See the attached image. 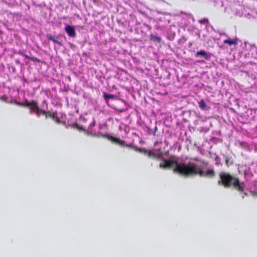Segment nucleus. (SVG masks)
Returning a JSON list of instances; mask_svg holds the SVG:
<instances>
[{
	"mask_svg": "<svg viewBox=\"0 0 257 257\" xmlns=\"http://www.w3.org/2000/svg\"><path fill=\"white\" fill-rule=\"evenodd\" d=\"M163 161L166 163L168 168H172L175 166L173 170V172L181 176L190 177L199 175L200 177L213 178L216 175L213 169L204 171L199 168L197 164L192 162L180 163L178 158L175 156H171L169 159H164Z\"/></svg>",
	"mask_w": 257,
	"mask_h": 257,
	"instance_id": "obj_1",
	"label": "nucleus"
},
{
	"mask_svg": "<svg viewBox=\"0 0 257 257\" xmlns=\"http://www.w3.org/2000/svg\"><path fill=\"white\" fill-rule=\"evenodd\" d=\"M219 180L217 182L219 186L225 188H233L238 193H243L245 188V183L240 181L238 177L228 172H221L219 174Z\"/></svg>",
	"mask_w": 257,
	"mask_h": 257,
	"instance_id": "obj_2",
	"label": "nucleus"
},
{
	"mask_svg": "<svg viewBox=\"0 0 257 257\" xmlns=\"http://www.w3.org/2000/svg\"><path fill=\"white\" fill-rule=\"evenodd\" d=\"M15 103L20 106L25 107H29V113L30 114L35 113L36 111H38L39 109L38 102L34 100L29 101L27 99H26L24 102L16 101Z\"/></svg>",
	"mask_w": 257,
	"mask_h": 257,
	"instance_id": "obj_3",
	"label": "nucleus"
},
{
	"mask_svg": "<svg viewBox=\"0 0 257 257\" xmlns=\"http://www.w3.org/2000/svg\"><path fill=\"white\" fill-rule=\"evenodd\" d=\"M100 137H101L104 138H106L108 140L111 141L112 142L118 144L119 146L121 147H126L130 148H132L134 149V147H135V146H132L131 144H125V142L122 140H120V139L118 138H116L114 137H113L108 134H101Z\"/></svg>",
	"mask_w": 257,
	"mask_h": 257,
	"instance_id": "obj_4",
	"label": "nucleus"
},
{
	"mask_svg": "<svg viewBox=\"0 0 257 257\" xmlns=\"http://www.w3.org/2000/svg\"><path fill=\"white\" fill-rule=\"evenodd\" d=\"M65 30L68 36L70 37L74 38L76 35L75 30L72 26L67 25L65 28Z\"/></svg>",
	"mask_w": 257,
	"mask_h": 257,
	"instance_id": "obj_5",
	"label": "nucleus"
},
{
	"mask_svg": "<svg viewBox=\"0 0 257 257\" xmlns=\"http://www.w3.org/2000/svg\"><path fill=\"white\" fill-rule=\"evenodd\" d=\"M196 57H203L205 59H209L210 56L205 50H202L200 51H197L195 54Z\"/></svg>",
	"mask_w": 257,
	"mask_h": 257,
	"instance_id": "obj_6",
	"label": "nucleus"
},
{
	"mask_svg": "<svg viewBox=\"0 0 257 257\" xmlns=\"http://www.w3.org/2000/svg\"><path fill=\"white\" fill-rule=\"evenodd\" d=\"M46 37L49 40L52 41L54 43H57V44H59V45H62L61 42H60L58 40V39H59L58 36H57L56 39L55 37L52 36L51 35L48 34L46 35Z\"/></svg>",
	"mask_w": 257,
	"mask_h": 257,
	"instance_id": "obj_7",
	"label": "nucleus"
},
{
	"mask_svg": "<svg viewBox=\"0 0 257 257\" xmlns=\"http://www.w3.org/2000/svg\"><path fill=\"white\" fill-rule=\"evenodd\" d=\"M72 127L73 128H76L77 130H78L80 132H84V133H85L86 134H88L87 131L85 128H84L82 125H79L77 123H73L72 125Z\"/></svg>",
	"mask_w": 257,
	"mask_h": 257,
	"instance_id": "obj_8",
	"label": "nucleus"
},
{
	"mask_svg": "<svg viewBox=\"0 0 257 257\" xmlns=\"http://www.w3.org/2000/svg\"><path fill=\"white\" fill-rule=\"evenodd\" d=\"M223 43L224 44H228L230 46L232 45H236L237 44V42L236 39H228L224 40L223 41Z\"/></svg>",
	"mask_w": 257,
	"mask_h": 257,
	"instance_id": "obj_9",
	"label": "nucleus"
},
{
	"mask_svg": "<svg viewBox=\"0 0 257 257\" xmlns=\"http://www.w3.org/2000/svg\"><path fill=\"white\" fill-rule=\"evenodd\" d=\"M199 107L202 110L207 109V105L204 100H201L198 102Z\"/></svg>",
	"mask_w": 257,
	"mask_h": 257,
	"instance_id": "obj_10",
	"label": "nucleus"
},
{
	"mask_svg": "<svg viewBox=\"0 0 257 257\" xmlns=\"http://www.w3.org/2000/svg\"><path fill=\"white\" fill-rule=\"evenodd\" d=\"M134 149L140 153H143L145 155L148 153V150L145 148H138V147H134Z\"/></svg>",
	"mask_w": 257,
	"mask_h": 257,
	"instance_id": "obj_11",
	"label": "nucleus"
},
{
	"mask_svg": "<svg viewBox=\"0 0 257 257\" xmlns=\"http://www.w3.org/2000/svg\"><path fill=\"white\" fill-rule=\"evenodd\" d=\"M233 164L231 157L227 156L225 157V164L227 167H229Z\"/></svg>",
	"mask_w": 257,
	"mask_h": 257,
	"instance_id": "obj_12",
	"label": "nucleus"
},
{
	"mask_svg": "<svg viewBox=\"0 0 257 257\" xmlns=\"http://www.w3.org/2000/svg\"><path fill=\"white\" fill-rule=\"evenodd\" d=\"M57 113V112H51L50 111H47L46 114V118L50 117L51 118H53L56 116V114Z\"/></svg>",
	"mask_w": 257,
	"mask_h": 257,
	"instance_id": "obj_13",
	"label": "nucleus"
},
{
	"mask_svg": "<svg viewBox=\"0 0 257 257\" xmlns=\"http://www.w3.org/2000/svg\"><path fill=\"white\" fill-rule=\"evenodd\" d=\"M103 97L104 99L107 101L109 99H113L114 97V96L113 94H107L106 93H104L103 94Z\"/></svg>",
	"mask_w": 257,
	"mask_h": 257,
	"instance_id": "obj_14",
	"label": "nucleus"
},
{
	"mask_svg": "<svg viewBox=\"0 0 257 257\" xmlns=\"http://www.w3.org/2000/svg\"><path fill=\"white\" fill-rule=\"evenodd\" d=\"M150 157H155L156 155L154 153L152 152L151 150H148V153L146 154Z\"/></svg>",
	"mask_w": 257,
	"mask_h": 257,
	"instance_id": "obj_15",
	"label": "nucleus"
},
{
	"mask_svg": "<svg viewBox=\"0 0 257 257\" xmlns=\"http://www.w3.org/2000/svg\"><path fill=\"white\" fill-rule=\"evenodd\" d=\"M208 20L207 19H203L200 20L199 23L201 24H205L208 23Z\"/></svg>",
	"mask_w": 257,
	"mask_h": 257,
	"instance_id": "obj_16",
	"label": "nucleus"
},
{
	"mask_svg": "<svg viewBox=\"0 0 257 257\" xmlns=\"http://www.w3.org/2000/svg\"><path fill=\"white\" fill-rule=\"evenodd\" d=\"M57 123H60L62 121L57 116V113L56 114V116L53 118Z\"/></svg>",
	"mask_w": 257,
	"mask_h": 257,
	"instance_id": "obj_17",
	"label": "nucleus"
},
{
	"mask_svg": "<svg viewBox=\"0 0 257 257\" xmlns=\"http://www.w3.org/2000/svg\"><path fill=\"white\" fill-rule=\"evenodd\" d=\"M159 166H160V168L168 169V167H167V164L166 163H161L160 164Z\"/></svg>",
	"mask_w": 257,
	"mask_h": 257,
	"instance_id": "obj_18",
	"label": "nucleus"
},
{
	"mask_svg": "<svg viewBox=\"0 0 257 257\" xmlns=\"http://www.w3.org/2000/svg\"><path fill=\"white\" fill-rule=\"evenodd\" d=\"M30 60H32L33 61H36L37 62H40V60L38 58L35 57H30Z\"/></svg>",
	"mask_w": 257,
	"mask_h": 257,
	"instance_id": "obj_19",
	"label": "nucleus"
},
{
	"mask_svg": "<svg viewBox=\"0 0 257 257\" xmlns=\"http://www.w3.org/2000/svg\"><path fill=\"white\" fill-rule=\"evenodd\" d=\"M39 111L41 112V114H43L45 116H46V113L47 111H46L45 110L41 109L39 108Z\"/></svg>",
	"mask_w": 257,
	"mask_h": 257,
	"instance_id": "obj_20",
	"label": "nucleus"
},
{
	"mask_svg": "<svg viewBox=\"0 0 257 257\" xmlns=\"http://www.w3.org/2000/svg\"><path fill=\"white\" fill-rule=\"evenodd\" d=\"M152 37L154 38V39L156 40L158 42H160L161 41V39L160 37H155L152 36Z\"/></svg>",
	"mask_w": 257,
	"mask_h": 257,
	"instance_id": "obj_21",
	"label": "nucleus"
},
{
	"mask_svg": "<svg viewBox=\"0 0 257 257\" xmlns=\"http://www.w3.org/2000/svg\"><path fill=\"white\" fill-rule=\"evenodd\" d=\"M157 131H158V128H157V126H156L155 127V130L152 133V135L154 136H156V133Z\"/></svg>",
	"mask_w": 257,
	"mask_h": 257,
	"instance_id": "obj_22",
	"label": "nucleus"
},
{
	"mask_svg": "<svg viewBox=\"0 0 257 257\" xmlns=\"http://www.w3.org/2000/svg\"><path fill=\"white\" fill-rule=\"evenodd\" d=\"M17 54H19L20 55L23 56L24 55V53L21 50L17 52Z\"/></svg>",
	"mask_w": 257,
	"mask_h": 257,
	"instance_id": "obj_23",
	"label": "nucleus"
},
{
	"mask_svg": "<svg viewBox=\"0 0 257 257\" xmlns=\"http://www.w3.org/2000/svg\"><path fill=\"white\" fill-rule=\"evenodd\" d=\"M35 113L36 114L38 117H40L41 116V112L39 111V110L38 111H36Z\"/></svg>",
	"mask_w": 257,
	"mask_h": 257,
	"instance_id": "obj_24",
	"label": "nucleus"
},
{
	"mask_svg": "<svg viewBox=\"0 0 257 257\" xmlns=\"http://www.w3.org/2000/svg\"><path fill=\"white\" fill-rule=\"evenodd\" d=\"M23 56H24L26 58L30 60V57L28 55L25 54V53H24V55H23Z\"/></svg>",
	"mask_w": 257,
	"mask_h": 257,
	"instance_id": "obj_25",
	"label": "nucleus"
},
{
	"mask_svg": "<svg viewBox=\"0 0 257 257\" xmlns=\"http://www.w3.org/2000/svg\"><path fill=\"white\" fill-rule=\"evenodd\" d=\"M153 132V131L152 130L150 129L148 131V134L149 135H152Z\"/></svg>",
	"mask_w": 257,
	"mask_h": 257,
	"instance_id": "obj_26",
	"label": "nucleus"
},
{
	"mask_svg": "<svg viewBox=\"0 0 257 257\" xmlns=\"http://www.w3.org/2000/svg\"><path fill=\"white\" fill-rule=\"evenodd\" d=\"M240 194H244V195H247V194L246 193L244 192V190L243 191V193H239Z\"/></svg>",
	"mask_w": 257,
	"mask_h": 257,
	"instance_id": "obj_27",
	"label": "nucleus"
},
{
	"mask_svg": "<svg viewBox=\"0 0 257 257\" xmlns=\"http://www.w3.org/2000/svg\"><path fill=\"white\" fill-rule=\"evenodd\" d=\"M253 195L257 196V193H253Z\"/></svg>",
	"mask_w": 257,
	"mask_h": 257,
	"instance_id": "obj_28",
	"label": "nucleus"
},
{
	"mask_svg": "<svg viewBox=\"0 0 257 257\" xmlns=\"http://www.w3.org/2000/svg\"><path fill=\"white\" fill-rule=\"evenodd\" d=\"M203 163L205 164V163H204V162H203ZM205 165H207V162H206V163H205Z\"/></svg>",
	"mask_w": 257,
	"mask_h": 257,
	"instance_id": "obj_29",
	"label": "nucleus"
},
{
	"mask_svg": "<svg viewBox=\"0 0 257 257\" xmlns=\"http://www.w3.org/2000/svg\"><path fill=\"white\" fill-rule=\"evenodd\" d=\"M43 102L46 103V100H44Z\"/></svg>",
	"mask_w": 257,
	"mask_h": 257,
	"instance_id": "obj_30",
	"label": "nucleus"
}]
</instances>
